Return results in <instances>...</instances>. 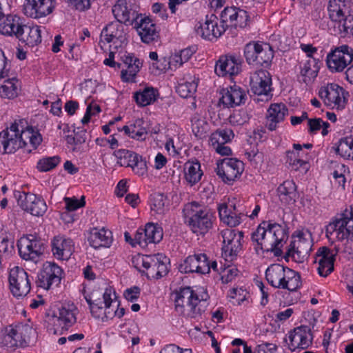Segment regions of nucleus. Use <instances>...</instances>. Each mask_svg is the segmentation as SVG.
<instances>
[{
  "label": "nucleus",
  "instance_id": "60",
  "mask_svg": "<svg viewBox=\"0 0 353 353\" xmlns=\"http://www.w3.org/2000/svg\"><path fill=\"white\" fill-rule=\"evenodd\" d=\"M14 250V239L5 234L0 236V252L4 254H11Z\"/></svg>",
  "mask_w": 353,
  "mask_h": 353
},
{
  "label": "nucleus",
  "instance_id": "32",
  "mask_svg": "<svg viewBox=\"0 0 353 353\" xmlns=\"http://www.w3.org/2000/svg\"><path fill=\"white\" fill-rule=\"evenodd\" d=\"M320 65L319 59L312 58L306 61L303 66L301 68V81L306 85L312 83L318 75Z\"/></svg>",
  "mask_w": 353,
  "mask_h": 353
},
{
  "label": "nucleus",
  "instance_id": "1",
  "mask_svg": "<svg viewBox=\"0 0 353 353\" xmlns=\"http://www.w3.org/2000/svg\"><path fill=\"white\" fill-rule=\"evenodd\" d=\"M174 295L176 311L188 318L201 317L208 305L210 296L203 288H181L175 292Z\"/></svg>",
  "mask_w": 353,
  "mask_h": 353
},
{
  "label": "nucleus",
  "instance_id": "26",
  "mask_svg": "<svg viewBox=\"0 0 353 353\" xmlns=\"http://www.w3.org/2000/svg\"><path fill=\"white\" fill-rule=\"evenodd\" d=\"M196 48L195 46H190L181 50L179 53H175L170 56L168 60L163 58L165 63L163 68L157 67L160 70L166 69L173 70L183 65V63L187 62L191 57L196 52Z\"/></svg>",
  "mask_w": 353,
  "mask_h": 353
},
{
  "label": "nucleus",
  "instance_id": "36",
  "mask_svg": "<svg viewBox=\"0 0 353 353\" xmlns=\"http://www.w3.org/2000/svg\"><path fill=\"white\" fill-rule=\"evenodd\" d=\"M22 20L17 15L5 16L2 12L0 16V33L6 35H15V32L20 28Z\"/></svg>",
  "mask_w": 353,
  "mask_h": 353
},
{
  "label": "nucleus",
  "instance_id": "7",
  "mask_svg": "<svg viewBox=\"0 0 353 353\" xmlns=\"http://www.w3.org/2000/svg\"><path fill=\"white\" fill-rule=\"evenodd\" d=\"M353 61V49L342 45L332 50L327 55L326 63L332 72H342Z\"/></svg>",
  "mask_w": 353,
  "mask_h": 353
},
{
  "label": "nucleus",
  "instance_id": "16",
  "mask_svg": "<svg viewBox=\"0 0 353 353\" xmlns=\"http://www.w3.org/2000/svg\"><path fill=\"white\" fill-rule=\"evenodd\" d=\"M15 196L18 205L33 216H42L47 210L44 200L34 194L18 192L15 194Z\"/></svg>",
  "mask_w": 353,
  "mask_h": 353
},
{
  "label": "nucleus",
  "instance_id": "20",
  "mask_svg": "<svg viewBox=\"0 0 353 353\" xmlns=\"http://www.w3.org/2000/svg\"><path fill=\"white\" fill-rule=\"evenodd\" d=\"M241 61L233 55L221 56L216 61L214 71L219 77L236 75L241 71Z\"/></svg>",
  "mask_w": 353,
  "mask_h": 353
},
{
  "label": "nucleus",
  "instance_id": "24",
  "mask_svg": "<svg viewBox=\"0 0 353 353\" xmlns=\"http://www.w3.org/2000/svg\"><path fill=\"white\" fill-rule=\"evenodd\" d=\"M288 114V109L284 103H272L266 114L267 128L271 131L275 130L277 124L283 122Z\"/></svg>",
  "mask_w": 353,
  "mask_h": 353
},
{
  "label": "nucleus",
  "instance_id": "10",
  "mask_svg": "<svg viewBox=\"0 0 353 353\" xmlns=\"http://www.w3.org/2000/svg\"><path fill=\"white\" fill-rule=\"evenodd\" d=\"M63 270L54 262H46L38 273L36 283L38 287L50 290L57 287L62 278Z\"/></svg>",
  "mask_w": 353,
  "mask_h": 353
},
{
  "label": "nucleus",
  "instance_id": "21",
  "mask_svg": "<svg viewBox=\"0 0 353 353\" xmlns=\"http://www.w3.org/2000/svg\"><path fill=\"white\" fill-rule=\"evenodd\" d=\"M221 94L220 102L228 108L244 104L247 99L245 90L236 85L223 89Z\"/></svg>",
  "mask_w": 353,
  "mask_h": 353
},
{
  "label": "nucleus",
  "instance_id": "12",
  "mask_svg": "<svg viewBox=\"0 0 353 353\" xmlns=\"http://www.w3.org/2000/svg\"><path fill=\"white\" fill-rule=\"evenodd\" d=\"M228 24H221L214 14L206 16L204 23H199L195 26V32L202 38L212 41L219 38L228 28Z\"/></svg>",
  "mask_w": 353,
  "mask_h": 353
},
{
  "label": "nucleus",
  "instance_id": "64",
  "mask_svg": "<svg viewBox=\"0 0 353 353\" xmlns=\"http://www.w3.org/2000/svg\"><path fill=\"white\" fill-rule=\"evenodd\" d=\"M249 19L250 17L248 12L244 10L239 9L236 15L235 22L233 23L234 24L232 26H234L235 28H245L248 26Z\"/></svg>",
  "mask_w": 353,
  "mask_h": 353
},
{
  "label": "nucleus",
  "instance_id": "29",
  "mask_svg": "<svg viewBox=\"0 0 353 353\" xmlns=\"http://www.w3.org/2000/svg\"><path fill=\"white\" fill-rule=\"evenodd\" d=\"M134 262L136 263L135 267L139 272H145V270H141V268L146 270V276L148 279H157L158 258L156 257V254L139 256Z\"/></svg>",
  "mask_w": 353,
  "mask_h": 353
},
{
  "label": "nucleus",
  "instance_id": "55",
  "mask_svg": "<svg viewBox=\"0 0 353 353\" xmlns=\"http://www.w3.org/2000/svg\"><path fill=\"white\" fill-rule=\"evenodd\" d=\"M143 119H137L133 124H132V134L131 138L138 141H143L146 139L148 131L143 125Z\"/></svg>",
  "mask_w": 353,
  "mask_h": 353
},
{
  "label": "nucleus",
  "instance_id": "25",
  "mask_svg": "<svg viewBox=\"0 0 353 353\" xmlns=\"http://www.w3.org/2000/svg\"><path fill=\"white\" fill-rule=\"evenodd\" d=\"M101 41L103 39L107 43L119 41L122 43L125 38V32L123 23L118 21H112L106 25L101 32Z\"/></svg>",
  "mask_w": 353,
  "mask_h": 353
},
{
  "label": "nucleus",
  "instance_id": "35",
  "mask_svg": "<svg viewBox=\"0 0 353 353\" xmlns=\"http://www.w3.org/2000/svg\"><path fill=\"white\" fill-rule=\"evenodd\" d=\"M329 18L332 21L336 22L343 19L350 12L347 0H330L327 6Z\"/></svg>",
  "mask_w": 353,
  "mask_h": 353
},
{
  "label": "nucleus",
  "instance_id": "6",
  "mask_svg": "<svg viewBox=\"0 0 353 353\" xmlns=\"http://www.w3.org/2000/svg\"><path fill=\"white\" fill-rule=\"evenodd\" d=\"M223 245L222 255L226 261H232L242 250L241 241L243 239V232L231 228L223 230L221 232Z\"/></svg>",
  "mask_w": 353,
  "mask_h": 353
},
{
  "label": "nucleus",
  "instance_id": "15",
  "mask_svg": "<svg viewBox=\"0 0 353 353\" xmlns=\"http://www.w3.org/2000/svg\"><path fill=\"white\" fill-rule=\"evenodd\" d=\"M8 281L11 292L15 297H23L29 293L30 281L23 269L19 267L11 269Z\"/></svg>",
  "mask_w": 353,
  "mask_h": 353
},
{
  "label": "nucleus",
  "instance_id": "48",
  "mask_svg": "<svg viewBox=\"0 0 353 353\" xmlns=\"http://www.w3.org/2000/svg\"><path fill=\"white\" fill-rule=\"evenodd\" d=\"M295 243V241L291 242L290 248H288L286 252V256H291L296 261H301V255L303 254H307L308 251L310 250V243H307V246L305 248H304L303 247V244L304 243L302 241L301 236H299L298 245L296 246Z\"/></svg>",
  "mask_w": 353,
  "mask_h": 353
},
{
  "label": "nucleus",
  "instance_id": "38",
  "mask_svg": "<svg viewBox=\"0 0 353 353\" xmlns=\"http://www.w3.org/2000/svg\"><path fill=\"white\" fill-rule=\"evenodd\" d=\"M337 251L334 252L327 247H321L315 254L314 263L323 265V263L327 262L328 270H334V263Z\"/></svg>",
  "mask_w": 353,
  "mask_h": 353
},
{
  "label": "nucleus",
  "instance_id": "9",
  "mask_svg": "<svg viewBox=\"0 0 353 353\" xmlns=\"http://www.w3.org/2000/svg\"><path fill=\"white\" fill-rule=\"evenodd\" d=\"M17 248L23 259L35 261L43 253L45 243L37 236L28 234L18 240Z\"/></svg>",
  "mask_w": 353,
  "mask_h": 353
},
{
  "label": "nucleus",
  "instance_id": "31",
  "mask_svg": "<svg viewBox=\"0 0 353 353\" xmlns=\"http://www.w3.org/2000/svg\"><path fill=\"white\" fill-rule=\"evenodd\" d=\"M112 13L118 22L126 23L132 18V23H134L137 17V11L127 5L126 0H117L112 8Z\"/></svg>",
  "mask_w": 353,
  "mask_h": 353
},
{
  "label": "nucleus",
  "instance_id": "5",
  "mask_svg": "<svg viewBox=\"0 0 353 353\" xmlns=\"http://www.w3.org/2000/svg\"><path fill=\"white\" fill-rule=\"evenodd\" d=\"M244 170L243 163L234 158H225L217 161L215 172L227 184H232L239 179Z\"/></svg>",
  "mask_w": 353,
  "mask_h": 353
},
{
  "label": "nucleus",
  "instance_id": "51",
  "mask_svg": "<svg viewBox=\"0 0 353 353\" xmlns=\"http://www.w3.org/2000/svg\"><path fill=\"white\" fill-rule=\"evenodd\" d=\"M22 139H23L24 147L27 145L28 140L30 144L36 149L41 143L42 137L38 132H34L32 128L28 127L26 130L22 128Z\"/></svg>",
  "mask_w": 353,
  "mask_h": 353
},
{
  "label": "nucleus",
  "instance_id": "28",
  "mask_svg": "<svg viewBox=\"0 0 353 353\" xmlns=\"http://www.w3.org/2000/svg\"><path fill=\"white\" fill-rule=\"evenodd\" d=\"M88 242L94 249L101 247L110 248L112 243V232L105 228L97 230L94 228L90 231Z\"/></svg>",
  "mask_w": 353,
  "mask_h": 353
},
{
  "label": "nucleus",
  "instance_id": "33",
  "mask_svg": "<svg viewBox=\"0 0 353 353\" xmlns=\"http://www.w3.org/2000/svg\"><path fill=\"white\" fill-rule=\"evenodd\" d=\"M277 193L281 203L294 204L298 197L296 186L293 181H285L277 188Z\"/></svg>",
  "mask_w": 353,
  "mask_h": 353
},
{
  "label": "nucleus",
  "instance_id": "61",
  "mask_svg": "<svg viewBox=\"0 0 353 353\" xmlns=\"http://www.w3.org/2000/svg\"><path fill=\"white\" fill-rule=\"evenodd\" d=\"M249 117L245 111L240 110L234 112L229 117V121L232 125H241L248 121Z\"/></svg>",
  "mask_w": 353,
  "mask_h": 353
},
{
  "label": "nucleus",
  "instance_id": "8",
  "mask_svg": "<svg viewBox=\"0 0 353 353\" xmlns=\"http://www.w3.org/2000/svg\"><path fill=\"white\" fill-rule=\"evenodd\" d=\"M271 85L272 79L267 70H256L251 74L250 88L253 93L258 96L257 101H267L271 99Z\"/></svg>",
  "mask_w": 353,
  "mask_h": 353
},
{
  "label": "nucleus",
  "instance_id": "54",
  "mask_svg": "<svg viewBox=\"0 0 353 353\" xmlns=\"http://www.w3.org/2000/svg\"><path fill=\"white\" fill-rule=\"evenodd\" d=\"M198 254L188 256L183 263L179 266V270L181 273H198Z\"/></svg>",
  "mask_w": 353,
  "mask_h": 353
},
{
  "label": "nucleus",
  "instance_id": "34",
  "mask_svg": "<svg viewBox=\"0 0 353 353\" xmlns=\"http://www.w3.org/2000/svg\"><path fill=\"white\" fill-rule=\"evenodd\" d=\"M285 267L283 265L274 263L270 265L265 271V278L268 282L276 288H282L283 281H285Z\"/></svg>",
  "mask_w": 353,
  "mask_h": 353
},
{
  "label": "nucleus",
  "instance_id": "14",
  "mask_svg": "<svg viewBox=\"0 0 353 353\" xmlns=\"http://www.w3.org/2000/svg\"><path fill=\"white\" fill-rule=\"evenodd\" d=\"M212 214L206 209L191 210L185 222L194 233L204 235L212 226Z\"/></svg>",
  "mask_w": 353,
  "mask_h": 353
},
{
  "label": "nucleus",
  "instance_id": "58",
  "mask_svg": "<svg viewBox=\"0 0 353 353\" xmlns=\"http://www.w3.org/2000/svg\"><path fill=\"white\" fill-rule=\"evenodd\" d=\"M239 8L236 7H226L221 13V19L219 22L221 24H228L230 21V26H233L235 22L236 15L239 12Z\"/></svg>",
  "mask_w": 353,
  "mask_h": 353
},
{
  "label": "nucleus",
  "instance_id": "18",
  "mask_svg": "<svg viewBox=\"0 0 353 353\" xmlns=\"http://www.w3.org/2000/svg\"><path fill=\"white\" fill-rule=\"evenodd\" d=\"M55 6V0H25L23 12L30 18L40 19L51 14Z\"/></svg>",
  "mask_w": 353,
  "mask_h": 353
},
{
  "label": "nucleus",
  "instance_id": "57",
  "mask_svg": "<svg viewBox=\"0 0 353 353\" xmlns=\"http://www.w3.org/2000/svg\"><path fill=\"white\" fill-rule=\"evenodd\" d=\"M299 151H288L286 152V163L294 170H297L299 167L305 164V161L301 159Z\"/></svg>",
  "mask_w": 353,
  "mask_h": 353
},
{
  "label": "nucleus",
  "instance_id": "49",
  "mask_svg": "<svg viewBox=\"0 0 353 353\" xmlns=\"http://www.w3.org/2000/svg\"><path fill=\"white\" fill-rule=\"evenodd\" d=\"M263 43L258 42H250L245 45L244 48V55L246 61L250 65H254L256 59L259 56Z\"/></svg>",
  "mask_w": 353,
  "mask_h": 353
},
{
  "label": "nucleus",
  "instance_id": "27",
  "mask_svg": "<svg viewBox=\"0 0 353 353\" xmlns=\"http://www.w3.org/2000/svg\"><path fill=\"white\" fill-rule=\"evenodd\" d=\"M219 214L221 220L228 226L232 228L239 225L244 214L240 212L234 205L223 203L219 205Z\"/></svg>",
  "mask_w": 353,
  "mask_h": 353
},
{
  "label": "nucleus",
  "instance_id": "3",
  "mask_svg": "<svg viewBox=\"0 0 353 353\" xmlns=\"http://www.w3.org/2000/svg\"><path fill=\"white\" fill-rule=\"evenodd\" d=\"M335 234L339 241H353V205L346 208L326 227L327 237Z\"/></svg>",
  "mask_w": 353,
  "mask_h": 353
},
{
  "label": "nucleus",
  "instance_id": "4",
  "mask_svg": "<svg viewBox=\"0 0 353 353\" xmlns=\"http://www.w3.org/2000/svg\"><path fill=\"white\" fill-rule=\"evenodd\" d=\"M22 127L19 128L16 122L11 124L0 132V152L2 154H12L18 149L23 148L22 139Z\"/></svg>",
  "mask_w": 353,
  "mask_h": 353
},
{
  "label": "nucleus",
  "instance_id": "11",
  "mask_svg": "<svg viewBox=\"0 0 353 353\" xmlns=\"http://www.w3.org/2000/svg\"><path fill=\"white\" fill-rule=\"evenodd\" d=\"M319 97L325 105L332 108L342 110L346 104L343 88L336 83H328L319 90Z\"/></svg>",
  "mask_w": 353,
  "mask_h": 353
},
{
  "label": "nucleus",
  "instance_id": "13",
  "mask_svg": "<svg viewBox=\"0 0 353 353\" xmlns=\"http://www.w3.org/2000/svg\"><path fill=\"white\" fill-rule=\"evenodd\" d=\"M114 154L118 159L117 163L121 166L132 168L133 172L139 176H143L147 172L146 161L137 153L121 149L116 151Z\"/></svg>",
  "mask_w": 353,
  "mask_h": 353
},
{
  "label": "nucleus",
  "instance_id": "56",
  "mask_svg": "<svg viewBox=\"0 0 353 353\" xmlns=\"http://www.w3.org/2000/svg\"><path fill=\"white\" fill-rule=\"evenodd\" d=\"M60 162L58 156L43 158L37 163V168L41 172H48L55 168Z\"/></svg>",
  "mask_w": 353,
  "mask_h": 353
},
{
  "label": "nucleus",
  "instance_id": "19",
  "mask_svg": "<svg viewBox=\"0 0 353 353\" xmlns=\"http://www.w3.org/2000/svg\"><path fill=\"white\" fill-rule=\"evenodd\" d=\"M134 23L142 42L149 44L158 40L159 32L150 17L137 14Z\"/></svg>",
  "mask_w": 353,
  "mask_h": 353
},
{
  "label": "nucleus",
  "instance_id": "50",
  "mask_svg": "<svg viewBox=\"0 0 353 353\" xmlns=\"http://www.w3.org/2000/svg\"><path fill=\"white\" fill-rule=\"evenodd\" d=\"M145 236H147V240L149 243H159L163 239L162 228L154 223H147L145 228Z\"/></svg>",
  "mask_w": 353,
  "mask_h": 353
},
{
  "label": "nucleus",
  "instance_id": "39",
  "mask_svg": "<svg viewBox=\"0 0 353 353\" xmlns=\"http://www.w3.org/2000/svg\"><path fill=\"white\" fill-rule=\"evenodd\" d=\"M185 178L187 182L193 185L198 183L203 172L201 170V165L199 161H188L184 165Z\"/></svg>",
  "mask_w": 353,
  "mask_h": 353
},
{
  "label": "nucleus",
  "instance_id": "62",
  "mask_svg": "<svg viewBox=\"0 0 353 353\" xmlns=\"http://www.w3.org/2000/svg\"><path fill=\"white\" fill-rule=\"evenodd\" d=\"M156 257L158 258L157 263V279L165 276L168 272V268L166 263L167 259L165 256L161 254H156Z\"/></svg>",
  "mask_w": 353,
  "mask_h": 353
},
{
  "label": "nucleus",
  "instance_id": "59",
  "mask_svg": "<svg viewBox=\"0 0 353 353\" xmlns=\"http://www.w3.org/2000/svg\"><path fill=\"white\" fill-rule=\"evenodd\" d=\"M197 85L193 82H185L176 87V92L183 98L191 96L196 91Z\"/></svg>",
  "mask_w": 353,
  "mask_h": 353
},
{
  "label": "nucleus",
  "instance_id": "63",
  "mask_svg": "<svg viewBox=\"0 0 353 353\" xmlns=\"http://www.w3.org/2000/svg\"><path fill=\"white\" fill-rule=\"evenodd\" d=\"M65 203V208L68 211H74L78 208L85 205L84 196H82L81 200H78L76 198L71 199L69 197H65L63 199Z\"/></svg>",
  "mask_w": 353,
  "mask_h": 353
},
{
  "label": "nucleus",
  "instance_id": "45",
  "mask_svg": "<svg viewBox=\"0 0 353 353\" xmlns=\"http://www.w3.org/2000/svg\"><path fill=\"white\" fill-rule=\"evenodd\" d=\"M274 57V51L272 47L267 43H263L261 46V50L259 51V56L256 61L255 66H268L271 63Z\"/></svg>",
  "mask_w": 353,
  "mask_h": 353
},
{
  "label": "nucleus",
  "instance_id": "42",
  "mask_svg": "<svg viewBox=\"0 0 353 353\" xmlns=\"http://www.w3.org/2000/svg\"><path fill=\"white\" fill-rule=\"evenodd\" d=\"M234 136L231 129H218L211 134L210 141L212 146L220 145L230 142Z\"/></svg>",
  "mask_w": 353,
  "mask_h": 353
},
{
  "label": "nucleus",
  "instance_id": "43",
  "mask_svg": "<svg viewBox=\"0 0 353 353\" xmlns=\"http://www.w3.org/2000/svg\"><path fill=\"white\" fill-rule=\"evenodd\" d=\"M134 99L137 105L146 106L155 101L156 90L153 88H146L143 91L135 92Z\"/></svg>",
  "mask_w": 353,
  "mask_h": 353
},
{
  "label": "nucleus",
  "instance_id": "30",
  "mask_svg": "<svg viewBox=\"0 0 353 353\" xmlns=\"http://www.w3.org/2000/svg\"><path fill=\"white\" fill-rule=\"evenodd\" d=\"M122 59L123 64L126 66L125 69L123 68L121 70L122 80L126 82L134 81V79L141 66V62L133 54H125Z\"/></svg>",
  "mask_w": 353,
  "mask_h": 353
},
{
  "label": "nucleus",
  "instance_id": "40",
  "mask_svg": "<svg viewBox=\"0 0 353 353\" xmlns=\"http://www.w3.org/2000/svg\"><path fill=\"white\" fill-rule=\"evenodd\" d=\"M19 83L16 77L8 78L0 84V97L5 99H14L17 97Z\"/></svg>",
  "mask_w": 353,
  "mask_h": 353
},
{
  "label": "nucleus",
  "instance_id": "23",
  "mask_svg": "<svg viewBox=\"0 0 353 353\" xmlns=\"http://www.w3.org/2000/svg\"><path fill=\"white\" fill-rule=\"evenodd\" d=\"M52 252L59 260H68L74 251V243L72 239L63 236H56L51 242Z\"/></svg>",
  "mask_w": 353,
  "mask_h": 353
},
{
  "label": "nucleus",
  "instance_id": "46",
  "mask_svg": "<svg viewBox=\"0 0 353 353\" xmlns=\"http://www.w3.org/2000/svg\"><path fill=\"white\" fill-rule=\"evenodd\" d=\"M112 290L111 288H106L103 294V303L105 305V310H103V316H101L103 321L112 319L114 316V307L111 309V307L113 306V303H116V301H114L112 298Z\"/></svg>",
  "mask_w": 353,
  "mask_h": 353
},
{
  "label": "nucleus",
  "instance_id": "22",
  "mask_svg": "<svg viewBox=\"0 0 353 353\" xmlns=\"http://www.w3.org/2000/svg\"><path fill=\"white\" fill-rule=\"evenodd\" d=\"M19 41L26 45L33 47L41 42V30L37 26L20 25L14 35Z\"/></svg>",
  "mask_w": 353,
  "mask_h": 353
},
{
  "label": "nucleus",
  "instance_id": "2",
  "mask_svg": "<svg viewBox=\"0 0 353 353\" xmlns=\"http://www.w3.org/2000/svg\"><path fill=\"white\" fill-rule=\"evenodd\" d=\"M251 239L256 243L255 250L263 252H274L276 255L281 253L280 247L282 242L288 239V232L285 227L272 223L271 221H263L252 232Z\"/></svg>",
  "mask_w": 353,
  "mask_h": 353
},
{
  "label": "nucleus",
  "instance_id": "53",
  "mask_svg": "<svg viewBox=\"0 0 353 353\" xmlns=\"http://www.w3.org/2000/svg\"><path fill=\"white\" fill-rule=\"evenodd\" d=\"M166 196L160 193H154L151 198V210L156 214L162 215L165 213Z\"/></svg>",
  "mask_w": 353,
  "mask_h": 353
},
{
  "label": "nucleus",
  "instance_id": "47",
  "mask_svg": "<svg viewBox=\"0 0 353 353\" xmlns=\"http://www.w3.org/2000/svg\"><path fill=\"white\" fill-rule=\"evenodd\" d=\"M339 30L341 37H353V14H346L343 19L337 21Z\"/></svg>",
  "mask_w": 353,
  "mask_h": 353
},
{
  "label": "nucleus",
  "instance_id": "41",
  "mask_svg": "<svg viewBox=\"0 0 353 353\" xmlns=\"http://www.w3.org/2000/svg\"><path fill=\"white\" fill-rule=\"evenodd\" d=\"M284 274L285 281H283V289L296 291L301 285L300 274L288 267H285Z\"/></svg>",
  "mask_w": 353,
  "mask_h": 353
},
{
  "label": "nucleus",
  "instance_id": "17",
  "mask_svg": "<svg viewBox=\"0 0 353 353\" xmlns=\"http://www.w3.org/2000/svg\"><path fill=\"white\" fill-rule=\"evenodd\" d=\"M288 348L294 352L296 349L305 350L309 347L313 340L311 329L307 325H300L294 327L288 333Z\"/></svg>",
  "mask_w": 353,
  "mask_h": 353
},
{
  "label": "nucleus",
  "instance_id": "52",
  "mask_svg": "<svg viewBox=\"0 0 353 353\" xmlns=\"http://www.w3.org/2000/svg\"><path fill=\"white\" fill-rule=\"evenodd\" d=\"M58 321L60 322V325L63 323V327L68 329L76 323L77 319L72 310L62 307L59 310Z\"/></svg>",
  "mask_w": 353,
  "mask_h": 353
},
{
  "label": "nucleus",
  "instance_id": "37",
  "mask_svg": "<svg viewBox=\"0 0 353 353\" xmlns=\"http://www.w3.org/2000/svg\"><path fill=\"white\" fill-rule=\"evenodd\" d=\"M0 343L3 346L9 348H14L19 345H22L23 340L21 333L19 332L17 327L9 325L3 331Z\"/></svg>",
  "mask_w": 353,
  "mask_h": 353
},
{
  "label": "nucleus",
  "instance_id": "44",
  "mask_svg": "<svg viewBox=\"0 0 353 353\" xmlns=\"http://www.w3.org/2000/svg\"><path fill=\"white\" fill-rule=\"evenodd\" d=\"M336 152L345 159L353 160V138L346 137L340 139Z\"/></svg>",
  "mask_w": 353,
  "mask_h": 353
}]
</instances>
